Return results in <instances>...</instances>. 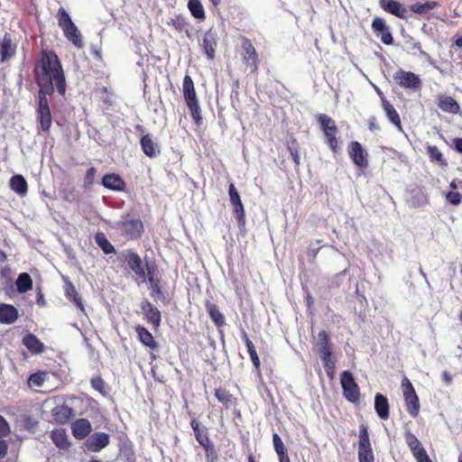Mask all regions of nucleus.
I'll use <instances>...</instances> for the list:
<instances>
[{
    "mask_svg": "<svg viewBox=\"0 0 462 462\" xmlns=\"http://www.w3.org/2000/svg\"><path fill=\"white\" fill-rule=\"evenodd\" d=\"M234 217L237 222L239 228H244L245 226V212L242 202L234 204Z\"/></svg>",
    "mask_w": 462,
    "mask_h": 462,
    "instance_id": "09e8293b",
    "label": "nucleus"
},
{
    "mask_svg": "<svg viewBox=\"0 0 462 462\" xmlns=\"http://www.w3.org/2000/svg\"><path fill=\"white\" fill-rule=\"evenodd\" d=\"M135 332L137 334L138 339L143 346L152 350L158 347V344L155 341L153 336L146 328L141 325H137L135 327Z\"/></svg>",
    "mask_w": 462,
    "mask_h": 462,
    "instance_id": "c756f323",
    "label": "nucleus"
},
{
    "mask_svg": "<svg viewBox=\"0 0 462 462\" xmlns=\"http://www.w3.org/2000/svg\"><path fill=\"white\" fill-rule=\"evenodd\" d=\"M96 172L97 170L95 167H90L89 169H88L84 179L85 187H90L93 185L96 177Z\"/></svg>",
    "mask_w": 462,
    "mask_h": 462,
    "instance_id": "13d9d810",
    "label": "nucleus"
},
{
    "mask_svg": "<svg viewBox=\"0 0 462 462\" xmlns=\"http://www.w3.org/2000/svg\"><path fill=\"white\" fill-rule=\"evenodd\" d=\"M151 296L155 300H161L166 302V298L162 293L159 279H150Z\"/></svg>",
    "mask_w": 462,
    "mask_h": 462,
    "instance_id": "49530a36",
    "label": "nucleus"
},
{
    "mask_svg": "<svg viewBox=\"0 0 462 462\" xmlns=\"http://www.w3.org/2000/svg\"><path fill=\"white\" fill-rule=\"evenodd\" d=\"M228 194H229L230 202L232 205L238 204V203L242 202L240 195H239L236 188L235 187V184L232 182L228 186Z\"/></svg>",
    "mask_w": 462,
    "mask_h": 462,
    "instance_id": "4d7b16f0",
    "label": "nucleus"
},
{
    "mask_svg": "<svg viewBox=\"0 0 462 462\" xmlns=\"http://www.w3.org/2000/svg\"><path fill=\"white\" fill-rule=\"evenodd\" d=\"M426 152L431 163L437 164L441 168H446L448 166V163L447 159L436 145L427 144Z\"/></svg>",
    "mask_w": 462,
    "mask_h": 462,
    "instance_id": "7c9ffc66",
    "label": "nucleus"
},
{
    "mask_svg": "<svg viewBox=\"0 0 462 462\" xmlns=\"http://www.w3.org/2000/svg\"><path fill=\"white\" fill-rule=\"evenodd\" d=\"M121 261L126 263L129 270H131L138 278L143 281L145 280V270L143 265V260L141 256L133 250H125L121 253Z\"/></svg>",
    "mask_w": 462,
    "mask_h": 462,
    "instance_id": "9d476101",
    "label": "nucleus"
},
{
    "mask_svg": "<svg viewBox=\"0 0 462 462\" xmlns=\"http://www.w3.org/2000/svg\"><path fill=\"white\" fill-rule=\"evenodd\" d=\"M318 122L320 125V129L324 133L326 143L334 153H337L340 147L337 137L338 130L335 121L328 116L321 114L318 117Z\"/></svg>",
    "mask_w": 462,
    "mask_h": 462,
    "instance_id": "39448f33",
    "label": "nucleus"
},
{
    "mask_svg": "<svg viewBox=\"0 0 462 462\" xmlns=\"http://www.w3.org/2000/svg\"><path fill=\"white\" fill-rule=\"evenodd\" d=\"M18 316V310L14 306L5 303L0 304V323L13 324L16 321Z\"/></svg>",
    "mask_w": 462,
    "mask_h": 462,
    "instance_id": "bb28decb",
    "label": "nucleus"
},
{
    "mask_svg": "<svg viewBox=\"0 0 462 462\" xmlns=\"http://www.w3.org/2000/svg\"><path fill=\"white\" fill-rule=\"evenodd\" d=\"M368 128L371 131H375L379 129V125L376 123V117L374 116H372L368 119Z\"/></svg>",
    "mask_w": 462,
    "mask_h": 462,
    "instance_id": "e2e57ef3",
    "label": "nucleus"
},
{
    "mask_svg": "<svg viewBox=\"0 0 462 462\" xmlns=\"http://www.w3.org/2000/svg\"><path fill=\"white\" fill-rule=\"evenodd\" d=\"M455 149L457 152L462 153V138L454 139Z\"/></svg>",
    "mask_w": 462,
    "mask_h": 462,
    "instance_id": "0e129e2a",
    "label": "nucleus"
},
{
    "mask_svg": "<svg viewBox=\"0 0 462 462\" xmlns=\"http://www.w3.org/2000/svg\"><path fill=\"white\" fill-rule=\"evenodd\" d=\"M66 291V297L72 300L77 307H79L80 310H83V303L80 296L78 293V291L76 287L71 283L69 282L65 289Z\"/></svg>",
    "mask_w": 462,
    "mask_h": 462,
    "instance_id": "c03bdc74",
    "label": "nucleus"
},
{
    "mask_svg": "<svg viewBox=\"0 0 462 462\" xmlns=\"http://www.w3.org/2000/svg\"><path fill=\"white\" fill-rule=\"evenodd\" d=\"M54 90H55V88H39V91H38L39 102H38L37 108L50 106L47 96L52 95L54 93Z\"/></svg>",
    "mask_w": 462,
    "mask_h": 462,
    "instance_id": "3c124183",
    "label": "nucleus"
},
{
    "mask_svg": "<svg viewBox=\"0 0 462 462\" xmlns=\"http://www.w3.org/2000/svg\"><path fill=\"white\" fill-rule=\"evenodd\" d=\"M47 373L38 372L30 375L28 383L30 386L41 387L46 380Z\"/></svg>",
    "mask_w": 462,
    "mask_h": 462,
    "instance_id": "864d4df0",
    "label": "nucleus"
},
{
    "mask_svg": "<svg viewBox=\"0 0 462 462\" xmlns=\"http://www.w3.org/2000/svg\"><path fill=\"white\" fill-rule=\"evenodd\" d=\"M145 279L147 278L150 282V279H157L154 275V265L149 263H146L145 267Z\"/></svg>",
    "mask_w": 462,
    "mask_h": 462,
    "instance_id": "052dcab7",
    "label": "nucleus"
},
{
    "mask_svg": "<svg viewBox=\"0 0 462 462\" xmlns=\"http://www.w3.org/2000/svg\"><path fill=\"white\" fill-rule=\"evenodd\" d=\"M141 309L144 313V318L153 328H158L162 321L161 311L153 306L148 300H143L141 302Z\"/></svg>",
    "mask_w": 462,
    "mask_h": 462,
    "instance_id": "a211bd4d",
    "label": "nucleus"
},
{
    "mask_svg": "<svg viewBox=\"0 0 462 462\" xmlns=\"http://www.w3.org/2000/svg\"><path fill=\"white\" fill-rule=\"evenodd\" d=\"M404 436L406 444L410 448L416 461H419L420 459L429 456L420 441L411 431L407 430Z\"/></svg>",
    "mask_w": 462,
    "mask_h": 462,
    "instance_id": "6ab92c4d",
    "label": "nucleus"
},
{
    "mask_svg": "<svg viewBox=\"0 0 462 462\" xmlns=\"http://www.w3.org/2000/svg\"><path fill=\"white\" fill-rule=\"evenodd\" d=\"M374 410L381 420H387L390 418V405L386 396L379 393L375 394Z\"/></svg>",
    "mask_w": 462,
    "mask_h": 462,
    "instance_id": "5701e85b",
    "label": "nucleus"
},
{
    "mask_svg": "<svg viewBox=\"0 0 462 462\" xmlns=\"http://www.w3.org/2000/svg\"><path fill=\"white\" fill-rule=\"evenodd\" d=\"M455 45L457 48H462V37H458L455 40Z\"/></svg>",
    "mask_w": 462,
    "mask_h": 462,
    "instance_id": "338daca9",
    "label": "nucleus"
},
{
    "mask_svg": "<svg viewBox=\"0 0 462 462\" xmlns=\"http://www.w3.org/2000/svg\"><path fill=\"white\" fill-rule=\"evenodd\" d=\"M241 56L246 68L254 73L258 69L259 57L252 42L245 36L241 37Z\"/></svg>",
    "mask_w": 462,
    "mask_h": 462,
    "instance_id": "1a4fd4ad",
    "label": "nucleus"
},
{
    "mask_svg": "<svg viewBox=\"0 0 462 462\" xmlns=\"http://www.w3.org/2000/svg\"><path fill=\"white\" fill-rule=\"evenodd\" d=\"M10 426L6 420L0 415V438L6 437L10 434Z\"/></svg>",
    "mask_w": 462,
    "mask_h": 462,
    "instance_id": "bf43d9fd",
    "label": "nucleus"
},
{
    "mask_svg": "<svg viewBox=\"0 0 462 462\" xmlns=\"http://www.w3.org/2000/svg\"><path fill=\"white\" fill-rule=\"evenodd\" d=\"M34 79L39 88H54L60 95L66 93V79L62 65L53 51L42 50L33 69Z\"/></svg>",
    "mask_w": 462,
    "mask_h": 462,
    "instance_id": "f257e3e1",
    "label": "nucleus"
},
{
    "mask_svg": "<svg viewBox=\"0 0 462 462\" xmlns=\"http://www.w3.org/2000/svg\"><path fill=\"white\" fill-rule=\"evenodd\" d=\"M273 443L275 452L278 455L280 462H291L287 448H285L281 437L277 433L273 434Z\"/></svg>",
    "mask_w": 462,
    "mask_h": 462,
    "instance_id": "4c0bfd02",
    "label": "nucleus"
},
{
    "mask_svg": "<svg viewBox=\"0 0 462 462\" xmlns=\"http://www.w3.org/2000/svg\"><path fill=\"white\" fill-rule=\"evenodd\" d=\"M22 343L33 355H40L44 351L43 343L32 333L25 334L23 337Z\"/></svg>",
    "mask_w": 462,
    "mask_h": 462,
    "instance_id": "b1692460",
    "label": "nucleus"
},
{
    "mask_svg": "<svg viewBox=\"0 0 462 462\" xmlns=\"http://www.w3.org/2000/svg\"><path fill=\"white\" fill-rule=\"evenodd\" d=\"M347 152L357 168L364 170L368 167V152L364 149L359 142H350L347 146Z\"/></svg>",
    "mask_w": 462,
    "mask_h": 462,
    "instance_id": "f8f14e48",
    "label": "nucleus"
},
{
    "mask_svg": "<svg viewBox=\"0 0 462 462\" xmlns=\"http://www.w3.org/2000/svg\"><path fill=\"white\" fill-rule=\"evenodd\" d=\"M318 352L320 356H329L332 354V343L329 335L325 330H321L318 334Z\"/></svg>",
    "mask_w": 462,
    "mask_h": 462,
    "instance_id": "2f4dec72",
    "label": "nucleus"
},
{
    "mask_svg": "<svg viewBox=\"0 0 462 462\" xmlns=\"http://www.w3.org/2000/svg\"><path fill=\"white\" fill-rule=\"evenodd\" d=\"M379 5L383 11L398 18L405 19L407 17V9L398 1L379 0Z\"/></svg>",
    "mask_w": 462,
    "mask_h": 462,
    "instance_id": "aec40b11",
    "label": "nucleus"
},
{
    "mask_svg": "<svg viewBox=\"0 0 462 462\" xmlns=\"http://www.w3.org/2000/svg\"><path fill=\"white\" fill-rule=\"evenodd\" d=\"M17 51V40L10 32H5L0 39V61L5 62L13 59Z\"/></svg>",
    "mask_w": 462,
    "mask_h": 462,
    "instance_id": "ddd939ff",
    "label": "nucleus"
},
{
    "mask_svg": "<svg viewBox=\"0 0 462 462\" xmlns=\"http://www.w3.org/2000/svg\"><path fill=\"white\" fill-rule=\"evenodd\" d=\"M382 106L389 121L398 129V131L403 132L401 117L394 106L385 98L382 99Z\"/></svg>",
    "mask_w": 462,
    "mask_h": 462,
    "instance_id": "c85d7f7f",
    "label": "nucleus"
},
{
    "mask_svg": "<svg viewBox=\"0 0 462 462\" xmlns=\"http://www.w3.org/2000/svg\"><path fill=\"white\" fill-rule=\"evenodd\" d=\"M90 384L93 389L97 391L103 396H106L108 394L107 385L100 375L91 378Z\"/></svg>",
    "mask_w": 462,
    "mask_h": 462,
    "instance_id": "8fccbe9b",
    "label": "nucleus"
},
{
    "mask_svg": "<svg viewBox=\"0 0 462 462\" xmlns=\"http://www.w3.org/2000/svg\"><path fill=\"white\" fill-rule=\"evenodd\" d=\"M102 184L105 188L116 191H124L125 189V180L116 173L106 174L102 179Z\"/></svg>",
    "mask_w": 462,
    "mask_h": 462,
    "instance_id": "393cba45",
    "label": "nucleus"
},
{
    "mask_svg": "<svg viewBox=\"0 0 462 462\" xmlns=\"http://www.w3.org/2000/svg\"><path fill=\"white\" fill-rule=\"evenodd\" d=\"M202 447L205 450L207 462H217L218 454L214 443L209 441L208 444H205Z\"/></svg>",
    "mask_w": 462,
    "mask_h": 462,
    "instance_id": "603ef678",
    "label": "nucleus"
},
{
    "mask_svg": "<svg viewBox=\"0 0 462 462\" xmlns=\"http://www.w3.org/2000/svg\"><path fill=\"white\" fill-rule=\"evenodd\" d=\"M38 120L42 131L49 132L52 123L51 115H38Z\"/></svg>",
    "mask_w": 462,
    "mask_h": 462,
    "instance_id": "6e6d98bb",
    "label": "nucleus"
},
{
    "mask_svg": "<svg viewBox=\"0 0 462 462\" xmlns=\"http://www.w3.org/2000/svg\"><path fill=\"white\" fill-rule=\"evenodd\" d=\"M190 426L193 430L195 439L200 446H204L211 441L208 434V429L205 427L200 428L199 422L196 419L191 420Z\"/></svg>",
    "mask_w": 462,
    "mask_h": 462,
    "instance_id": "c9c22d12",
    "label": "nucleus"
},
{
    "mask_svg": "<svg viewBox=\"0 0 462 462\" xmlns=\"http://www.w3.org/2000/svg\"><path fill=\"white\" fill-rule=\"evenodd\" d=\"M140 144L143 153L150 158L156 157V155L160 152V151L156 149L157 144L153 142L152 136L149 134L142 136Z\"/></svg>",
    "mask_w": 462,
    "mask_h": 462,
    "instance_id": "72a5a7b5",
    "label": "nucleus"
},
{
    "mask_svg": "<svg viewBox=\"0 0 462 462\" xmlns=\"http://www.w3.org/2000/svg\"><path fill=\"white\" fill-rule=\"evenodd\" d=\"M394 81L403 88L420 90L421 80L418 75L411 71H406L402 69H398L393 75Z\"/></svg>",
    "mask_w": 462,
    "mask_h": 462,
    "instance_id": "9b49d317",
    "label": "nucleus"
},
{
    "mask_svg": "<svg viewBox=\"0 0 462 462\" xmlns=\"http://www.w3.org/2000/svg\"><path fill=\"white\" fill-rule=\"evenodd\" d=\"M166 23H167V25L174 28V30L177 31L178 32H185L187 33V35L189 36V29H188L189 26V23L184 15L176 14L173 17H171L167 21Z\"/></svg>",
    "mask_w": 462,
    "mask_h": 462,
    "instance_id": "f704fd0d",
    "label": "nucleus"
},
{
    "mask_svg": "<svg viewBox=\"0 0 462 462\" xmlns=\"http://www.w3.org/2000/svg\"><path fill=\"white\" fill-rule=\"evenodd\" d=\"M215 397L226 410H233L235 413L240 416V411L236 409L238 399L233 395L226 388H216Z\"/></svg>",
    "mask_w": 462,
    "mask_h": 462,
    "instance_id": "dca6fc26",
    "label": "nucleus"
},
{
    "mask_svg": "<svg viewBox=\"0 0 462 462\" xmlns=\"http://www.w3.org/2000/svg\"><path fill=\"white\" fill-rule=\"evenodd\" d=\"M8 450V444L5 440L0 439V459L4 458Z\"/></svg>",
    "mask_w": 462,
    "mask_h": 462,
    "instance_id": "680f3d73",
    "label": "nucleus"
},
{
    "mask_svg": "<svg viewBox=\"0 0 462 462\" xmlns=\"http://www.w3.org/2000/svg\"><path fill=\"white\" fill-rule=\"evenodd\" d=\"M32 288V280L27 273H22L16 280V290L19 293H25Z\"/></svg>",
    "mask_w": 462,
    "mask_h": 462,
    "instance_id": "ea45409f",
    "label": "nucleus"
},
{
    "mask_svg": "<svg viewBox=\"0 0 462 462\" xmlns=\"http://www.w3.org/2000/svg\"><path fill=\"white\" fill-rule=\"evenodd\" d=\"M205 308L209 318L217 328H220L226 325L225 317L216 303L210 300H207L205 303Z\"/></svg>",
    "mask_w": 462,
    "mask_h": 462,
    "instance_id": "a878e982",
    "label": "nucleus"
},
{
    "mask_svg": "<svg viewBox=\"0 0 462 462\" xmlns=\"http://www.w3.org/2000/svg\"><path fill=\"white\" fill-rule=\"evenodd\" d=\"M95 241L106 254L116 253L114 245L108 241L104 233H97Z\"/></svg>",
    "mask_w": 462,
    "mask_h": 462,
    "instance_id": "79ce46f5",
    "label": "nucleus"
},
{
    "mask_svg": "<svg viewBox=\"0 0 462 462\" xmlns=\"http://www.w3.org/2000/svg\"><path fill=\"white\" fill-rule=\"evenodd\" d=\"M217 32L213 27L206 31L202 36V42L200 44L208 60H213L216 57V49L217 46Z\"/></svg>",
    "mask_w": 462,
    "mask_h": 462,
    "instance_id": "4468645a",
    "label": "nucleus"
},
{
    "mask_svg": "<svg viewBox=\"0 0 462 462\" xmlns=\"http://www.w3.org/2000/svg\"><path fill=\"white\" fill-rule=\"evenodd\" d=\"M358 462H374L369 433L366 425L359 426Z\"/></svg>",
    "mask_w": 462,
    "mask_h": 462,
    "instance_id": "0eeeda50",
    "label": "nucleus"
},
{
    "mask_svg": "<svg viewBox=\"0 0 462 462\" xmlns=\"http://www.w3.org/2000/svg\"><path fill=\"white\" fill-rule=\"evenodd\" d=\"M51 439L60 449H68L70 447V442L68 439V435L64 429L51 430Z\"/></svg>",
    "mask_w": 462,
    "mask_h": 462,
    "instance_id": "473e14b6",
    "label": "nucleus"
},
{
    "mask_svg": "<svg viewBox=\"0 0 462 462\" xmlns=\"http://www.w3.org/2000/svg\"><path fill=\"white\" fill-rule=\"evenodd\" d=\"M439 4L435 1L426 2L424 4L415 3L411 5V11L414 14H424L429 13L430 11L435 9Z\"/></svg>",
    "mask_w": 462,
    "mask_h": 462,
    "instance_id": "37998d69",
    "label": "nucleus"
},
{
    "mask_svg": "<svg viewBox=\"0 0 462 462\" xmlns=\"http://www.w3.org/2000/svg\"><path fill=\"white\" fill-rule=\"evenodd\" d=\"M182 93L185 103L190 112V116L196 125L202 123L201 109L199 104L194 82L189 75H185L182 83Z\"/></svg>",
    "mask_w": 462,
    "mask_h": 462,
    "instance_id": "f03ea898",
    "label": "nucleus"
},
{
    "mask_svg": "<svg viewBox=\"0 0 462 462\" xmlns=\"http://www.w3.org/2000/svg\"><path fill=\"white\" fill-rule=\"evenodd\" d=\"M340 383L343 389L344 397L350 402H358L360 400L359 386L349 371H344L341 374Z\"/></svg>",
    "mask_w": 462,
    "mask_h": 462,
    "instance_id": "6e6552de",
    "label": "nucleus"
},
{
    "mask_svg": "<svg viewBox=\"0 0 462 462\" xmlns=\"http://www.w3.org/2000/svg\"><path fill=\"white\" fill-rule=\"evenodd\" d=\"M402 388L406 410L412 418H416L420 409V400L412 383L407 377L402 378Z\"/></svg>",
    "mask_w": 462,
    "mask_h": 462,
    "instance_id": "423d86ee",
    "label": "nucleus"
},
{
    "mask_svg": "<svg viewBox=\"0 0 462 462\" xmlns=\"http://www.w3.org/2000/svg\"><path fill=\"white\" fill-rule=\"evenodd\" d=\"M109 444V435L105 432H95L85 441V448L90 452H99Z\"/></svg>",
    "mask_w": 462,
    "mask_h": 462,
    "instance_id": "f3484780",
    "label": "nucleus"
},
{
    "mask_svg": "<svg viewBox=\"0 0 462 462\" xmlns=\"http://www.w3.org/2000/svg\"><path fill=\"white\" fill-rule=\"evenodd\" d=\"M437 104L439 108L445 113H450L453 115L460 113V106L452 97L440 94L438 96Z\"/></svg>",
    "mask_w": 462,
    "mask_h": 462,
    "instance_id": "4be33fe9",
    "label": "nucleus"
},
{
    "mask_svg": "<svg viewBox=\"0 0 462 462\" xmlns=\"http://www.w3.org/2000/svg\"><path fill=\"white\" fill-rule=\"evenodd\" d=\"M52 416L58 423L65 424L74 416V411L69 405L61 404L52 410Z\"/></svg>",
    "mask_w": 462,
    "mask_h": 462,
    "instance_id": "cd10ccee",
    "label": "nucleus"
},
{
    "mask_svg": "<svg viewBox=\"0 0 462 462\" xmlns=\"http://www.w3.org/2000/svg\"><path fill=\"white\" fill-rule=\"evenodd\" d=\"M371 27L375 36L380 38L383 44L392 45L393 43V37L390 31V27L386 24L383 18L374 17Z\"/></svg>",
    "mask_w": 462,
    "mask_h": 462,
    "instance_id": "2eb2a0df",
    "label": "nucleus"
},
{
    "mask_svg": "<svg viewBox=\"0 0 462 462\" xmlns=\"http://www.w3.org/2000/svg\"><path fill=\"white\" fill-rule=\"evenodd\" d=\"M10 188L17 194L25 195L28 189L27 181L22 175H14L10 179Z\"/></svg>",
    "mask_w": 462,
    "mask_h": 462,
    "instance_id": "58836bf2",
    "label": "nucleus"
},
{
    "mask_svg": "<svg viewBox=\"0 0 462 462\" xmlns=\"http://www.w3.org/2000/svg\"><path fill=\"white\" fill-rule=\"evenodd\" d=\"M121 234L128 240L139 239L144 232L143 221L140 217L126 215L117 223Z\"/></svg>",
    "mask_w": 462,
    "mask_h": 462,
    "instance_id": "20e7f679",
    "label": "nucleus"
},
{
    "mask_svg": "<svg viewBox=\"0 0 462 462\" xmlns=\"http://www.w3.org/2000/svg\"><path fill=\"white\" fill-rule=\"evenodd\" d=\"M449 188H450L451 189H454V190H455V189H457L458 188V186H457V180H452V181L449 183Z\"/></svg>",
    "mask_w": 462,
    "mask_h": 462,
    "instance_id": "774afa93",
    "label": "nucleus"
},
{
    "mask_svg": "<svg viewBox=\"0 0 462 462\" xmlns=\"http://www.w3.org/2000/svg\"><path fill=\"white\" fill-rule=\"evenodd\" d=\"M91 423L88 419H78L71 423V432L75 439H83L91 432Z\"/></svg>",
    "mask_w": 462,
    "mask_h": 462,
    "instance_id": "412c9836",
    "label": "nucleus"
},
{
    "mask_svg": "<svg viewBox=\"0 0 462 462\" xmlns=\"http://www.w3.org/2000/svg\"><path fill=\"white\" fill-rule=\"evenodd\" d=\"M320 359L323 363L327 375L330 379H333L336 372V360L333 357L332 354H330L329 356H320Z\"/></svg>",
    "mask_w": 462,
    "mask_h": 462,
    "instance_id": "a18cd8bd",
    "label": "nucleus"
},
{
    "mask_svg": "<svg viewBox=\"0 0 462 462\" xmlns=\"http://www.w3.org/2000/svg\"><path fill=\"white\" fill-rule=\"evenodd\" d=\"M445 199L449 204L458 206L462 202V194L457 191H448L445 194Z\"/></svg>",
    "mask_w": 462,
    "mask_h": 462,
    "instance_id": "5fc2aeb1",
    "label": "nucleus"
},
{
    "mask_svg": "<svg viewBox=\"0 0 462 462\" xmlns=\"http://www.w3.org/2000/svg\"><path fill=\"white\" fill-rule=\"evenodd\" d=\"M58 24L61 28L64 36L77 48L83 47L81 33L72 22L69 14L63 7H60L57 13Z\"/></svg>",
    "mask_w": 462,
    "mask_h": 462,
    "instance_id": "7ed1b4c3",
    "label": "nucleus"
},
{
    "mask_svg": "<svg viewBox=\"0 0 462 462\" xmlns=\"http://www.w3.org/2000/svg\"><path fill=\"white\" fill-rule=\"evenodd\" d=\"M188 8L194 18L199 21L206 19L205 9L200 0H189Z\"/></svg>",
    "mask_w": 462,
    "mask_h": 462,
    "instance_id": "a19ab883",
    "label": "nucleus"
},
{
    "mask_svg": "<svg viewBox=\"0 0 462 462\" xmlns=\"http://www.w3.org/2000/svg\"><path fill=\"white\" fill-rule=\"evenodd\" d=\"M242 338L245 342V345L247 348V352L251 357V360L253 362V365L255 368V370L257 371V373L260 374V366H261V363H260V359H259V356L256 353V350H255V347L253 344V342L251 341V339L248 337L247 334L245 331H243L242 332Z\"/></svg>",
    "mask_w": 462,
    "mask_h": 462,
    "instance_id": "e433bc0d",
    "label": "nucleus"
},
{
    "mask_svg": "<svg viewBox=\"0 0 462 462\" xmlns=\"http://www.w3.org/2000/svg\"><path fill=\"white\" fill-rule=\"evenodd\" d=\"M287 149L290 152V154L292 158V161L296 164V166L300 165V145L298 141L295 138H291L287 143Z\"/></svg>",
    "mask_w": 462,
    "mask_h": 462,
    "instance_id": "de8ad7c7",
    "label": "nucleus"
},
{
    "mask_svg": "<svg viewBox=\"0 0 462 462\" xmlns=\"http://www.w3.org/2000/svg\"><path fill=\"white\" fill-rule=\"evenodd\" d=\"M37 115H51L50 106L37 108Z\"/></svg>",
    "mask_w": 462,
    "mask_h": 462,
    "instance_id": "69168bd1",
    "label": "nucleus"
}]
</instances>
